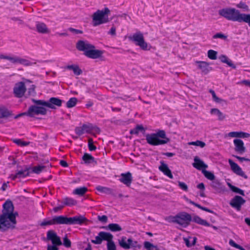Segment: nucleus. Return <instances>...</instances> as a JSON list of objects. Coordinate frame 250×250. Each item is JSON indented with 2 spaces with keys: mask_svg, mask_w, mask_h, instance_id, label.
<instances>
[{
  "mask_svg": "<svg viewBox=\"0 0 250 250\" xmlns=\"http://www.w3.org/2000/svg\"><path fill=\"white\" fill-rule=\"evenodd\" d=\"M126 237L123 236L118 240L120 246L124 249L128 250L130 248H139L141 247L137 241H133L131 238L126 240Z\"/></svg>",
  "mask_w": 250,
  "mask_h": 250,
  "instance_id": "9",
  "label": "nucleus"
},
{
  "mask_svg": "<svg viewBox=\"0 0 250 250\" xmlns=\"http://www.w3.org/2000/svg\"><path fill=\"white\" fill-rule=\"evenodd\" d=\"M238 84H244V85L250 87V81L249 80H243V81L238 83Z\"/></svg>",
  "mask_w": 250,
  "mask_h": 250,
  "instance_id": "60",
  "label": "nucleus"
},
{
  "mask_svg": "<svg viewBox=\"0 0 250 250\" xmlns=\"http://www.w3.org/2000/svg\"><path fill=\"white\" fill-rule=\"evenodd\" d=\"M13 142L17 145L22 146H28L30 144L29 142L22 141L21 139H15Z\"/></svg>",
  "mask_w": 250,
  "mask_h": 250,
  "instance_id": "49",
  "label": "nucleus"
},
{
  "mask_svg": "<svg viewBox=\"0 0 250 250\" xmlns=\"http://www.w3.org/2000/svg\"><path fill=\"white\" fill-rule=\"evenodd\" d=\"M103 228L109 229L112 232H118L122 230V227L118 224L111 223L106 227H103Z\"/></svg>",
  "mask_w": 250,
  "mask_h": 250,
  "instance_id": "30",
  "label": "nucleus"
},
{
  "mask_svg": "<svg viewBox=\"0 0 250 250\" xmlns=\"http://www.w3.org/2000/svg\"><path fill=\"white\" fill-rule=\"evenodd\" d=\"M47 110H27L26 112L21 113L15 116V119L23 116H27L36 119H41L40 115H44L46 114Z\"/></svg>",
  "mask_w": 250,
  "mask_h": 250,
  "instance_id": "10",
  "label": "nucleus"
},
{
  "mask_svg": "<svg viewBox=\"0 0 250 250\" xmlns=\"http://www.w3.org/2000/svg\"><path fill=\"white\" fill-rule=\"evenodd\" d=\"M209 91L212 95L213 100L215 102H216V103L222 105L226 104H227L226 101H225V100H224L222 99H220V98H219L217 96L214 91H213V90L210 89Z\"/></svg>",
  "mask_w": 250,
  "mask_h": 250,
  "instance_id": "31",
  "label": "nucleus"
},
{
  "mask_svg": "<svg viewBox=\"0 0 250 250\" xmlns=\"http://www.w3.org/2000/svg\"><path fill=\"white\" fill-rule=\"evenodd\" d=\"M52 220L53 225H68V217L65 216H55Z\"/></svg>",
  "mask_w": 250,
  "mask_h": 250,
  "instance_id": "20",
  "label": "nucleus"
},
{
  "mask_svg": "<svg viewBox=\"0 0 250 250\" xmlns=\"http://www.w3.org/2000/svg\"><path fill=\"white\" fill-rule=\"evenodd\" d=\"M87 221V219L83 215H78L73 217H68V225H81Z\"/></svg>",
  "mask_w": 250,
  "mask_h": 250,
  "instance_id": "17",
  "label": "nucleus"
},
{
  "mask_svg": "<svg viewBox=\"0 0 250 250\" xmlns=\"http://www.w3.org/2000/svg\"><path fill=\"white\" fill-rule=\"evenodd\" d=\"M192 220L193 222H194L198 224L201 225L208 226V227L210 226V224L208 223L207 221H206L205 220L202 219V218H201L200 217H199L198 216H194L193 217V218H192Z\"/></svg>",
  "mask_w": 250,
  "mask_h": 250,
  "instance_id": "32",
  "label": "nucleus"
},
{
  "mask_svg": "<svg viewBox=\"0 0 250 250\" xmlns=\"http://www.w3.org/2000/svg\"><path fill=\"white\" fill-rule=\"evenodd\" d=\"M202 173L204 174L206 178L208 180L212 181L215 179L214 175L210 171H207L206 169H203Z\"/></svg>",
  "mask_w": 250,
  "mask_h": 250,
  "instance_id": "43",
  "label": "nucleus"
},
{
  "mask_svg": "<svg viewBox=\"0 0 250 250\" xmlns=\"http://www.w3.org/2000/svg\"><path fill=\"white\" fill-rule=\"evenodd\" d=\"M40 225L41 226H46L48 225H53V222L52 219L50 220H44L42 221Z\"/></svg>",
  "mask_w": 250,
  "mask_h": 250,
  "instance_id": "54",
  "label": "nucleus"
},
{
  "mask_svg": "<svg viewBox=\"0 0 250 250\" xmlns=\"http://www.w3.org/2000/svg\"><path fill=\"white\" fill-rule=\"evenodd\" d=\"M192 221L191 216L186 212H183L172 217V222L177 223L186 228L188 226Z\"/></svg>",
  "mask_w": 250,
  "mask_h": 250,
  "instance_id": "6",
  "label": "nucleus"
},
{
  "mask_svg": "<svg viewBox=\"0 0 250 250\" xmlns=\"http://www.w3.org/2000/svg\"><path fill=\"white\" fill-rule=\"evenodd\" d=\"M46 236L47 239L51 241L53 246H57L62 245L60 238L54 230H48Z\"/></svg>",
  "mask_w": 250,
  "mask_h": 250,
  "instance_id": "14",
  "label": "nucleus"
},
{
  "mask_svg": "<svg viewBox=\"0 0 250 250\" xmlns=\"http://www.w3.org/2000/svg\"><path fill=\"white\" fill-rule=\"evenodd\" d=\"M30 168L27 166H25L23 169L18 171L16 173V176H17L18 178H24L29 175V170Z\"/></svg>",
  "mask_w": 250,
  "mask_h": 250,
  "instance_id": "29",
  "label": "nucleus"
},
{
  "mask_svg": "<svg viewBox=\"0 0 250 250\" xmlns=\"http://www.w3.org/2000/svg\"><path fill=\"white\" fill-rule=\"evenodd\" d=\"M69 30L70 31L73 32L76 34H82L83 33V32L81 30L76 29L73 28H70Z\"/></svg>",
  "mask_w": 250,
  "mask_h": 250,
  "instance_id": "63",
  "label": "nucleus"
},
{
  "mask_svg": "<svg viewBox=\"0 0 250 250\" xmlns=\"http://www.w3.org/2000/svg\"><path fill=\"white\" fill-rule=\"evenodd\" d=\"M146 137L147 143L150 145L159 146L166 144V141H162L154 133L148 134Z\"/></svg>",
  "mask_w": 250,
  "mask_h": 250,
  "instance_id": "11",
  "label": "nucleus"
},
{
  "mask_svg": "<svg viewBox=\"0 0 250 250\" xmlns=\"http://www.w3.org/2000/svg\"><path fill=\"white\" fill-rule=\"evenodd\" d=\"M195 63L197 68L204 74H207L212 70V67L209 66V63L207 62L197 61L195 62Z\"/></svg>",
  "mask_w": 250,
  "mask_h": 250,
  "instance_id": "15",
  "label": "nucleus"
},
{
  "mask_svg": "<svg viewBox=\"0 0 250 250\" xmlns=\"http://www.w3.org/2000/svg\"><path fill=\"white\" fill-rule=\"evenodd\" d=\"M116 28L114 26H113L109 31L108 32V34H110L112 36H115L116 35Z\"/></svg>",
  "mask_w": 250,
  "mask_h": 250,
  "instance_id": "62",
  "label": "nucleus"
},
{
  "mask_svg": "<svg viewBox=\"0 0 250 250\" xmlns=\"http://www.w3.org/2000/svg\"><path fill=\"white\" fill-rule=\"evenodd\" d=\"M96 189L101 192L107 194H110L114 197L116 196V194L114 190L112 188L107 187L98 186L96 188Z\"/></svg>",
  "mask_w": 250,
  "mask_h": 250,
  "instance_id": "27",
  "label": "nucleus"
},
{
  "mask_svg": "<svg viewBox=\"0 0 250 250\" xmlns=\"http://www.w3.org/2000/svg\"><path fill=\"white\" fill-rule=\"evenodd\" d=\"M235 146V150L240 154H242L246 151L244 144L243 141L239 139H235L233 140Z\"/></svg>",
  "mask_w": 250,
  "mask_h": 250,
  "instance_id": "19",
  "label": "nucleus"
},
{
  "mask_svg": "<svg viewBox=\"0 0 250 250\" xmlns=\"http://www.w3.org/2000/svg\"><path fill=\"white\" fill-rule=\"evenodd\" d=\"M225 63H227L229 66L232 67L233 68H236L235 66L233 64L232 61L230 60L229 58L227 59Z\"/></svg>",
  "mask_w": 250,
  "mask_h": 250,
  "instance_id": "61",
  "label": "nucleus"
},
{
  "mask_svg": "<svg viewBox=\"0 0 250 250\" xmlns=\"http://www.w3.org/2000/svg\"><path fill=\"white\" fill-rule=\"evenodd\" d=\"M76 47L79 50L84 51L85 55L87 51L92 48H95V46L87 41H79L77 43Z\"/></svg>",
  "mask_w": 250,
  "mask_h": 250,
  "instance_id": "18",
  "label": "nucleus"
},
{
  "mask_svg": "<svg viewBox=\"0 0 250 250\" xmlns=\"http://www.w3.org/2000/svg\"><path fill=\"white\" fill-rule=\"evenodd\" d=\"M229 244L233 247H234L237 249H239L240 250V249L241 248V246H240L239 245L236 244L235 243V242L232 240V239H230L229 241Z\"/></svg>",
  "mask_w": 250,
  "mask_h": 250,
  "instance_id": "56",
  "label": "nucleus"
},
{
  "mask_svg": "<svg viewBox=\"0 0 250 250\" xmlns=\"http://www.w3.org/2000/svg\"><path fill=\"white\" fill-rule=\"evenodd\" d=\"M11 214L12 216H11V215H8L3 221L1 222L0 230L4 231L9 229L15 228L17 224L16 218L18 216V213L17 212H14L13 211H11Z\"/></svg>",
  "mask_w": 250,
  "mask_h": 250,
  "instance_id": "5",
  "label": "nucleus"
},
{
  "mask_svg": "<svg viewBox=\"0 0 250 250\" xmlns=\"http://www.w3.org/2000/svg\"><path fill=\"white\" fill-rule=\"evenodd\" d=\"M78 102V100L76 98H70L66 103V107L71 108L74 107Z\"/></svg>",
  "mask_w": 250,
  "mask_h": 250,
  "instance_id": "42",
  "label": "nucleus"
},
{
  "mask_svg": "<svg viewBox=\"0 0 250 250\" xmlns=\"http://www.w3.org/2000/svg\"><path fill=\"white\" fill-rule=\"evenodd\" d=\"M37 31L42 34H48L49 33V30L47 25L43 22H37L36 24Z\"/></svg>",
  "mask_w": 250,
  "mask_h": 250,
  "instance_id": "26",
  "label": "nucleus"
},
{
  "mask_svg": "<svg viewBox=\"0 0 250 250\" xmlns=\"http://www.w3.org/2000/svg\"><path fill=\"white\" fill-rule=\"evenodd\" d=\"M210 186L218 192L224 191L226 189L225 187L218 180L215 179L212 180Z\"/></svg>",
  "mask_w": 250,
  "mask_h": 250,
  "instance_id": "22",
  "label": "nucleus"
},
{
  "mask_svg": "<svg viewBox=\"0 0 250 250\" xmlns=\"http://www.w3.org/2000/svg\"><path fill=\"white\" fill-rule=\"evenodd\" d=\"M33 102L37 105H43L50 108H54L55 106L60 107L62 106L63 101L61 99L52 97L51 98L48 102L42 101V100H33Z\"/></svg>",
  "mask_w": 250,
  "mask_h": 250,
  "instance_id": "7",
  "label": "nucleus"
},
{
  "mask_svg": "<svg viewBox=\"0 0 250 250\" xmlns=\"http://www.w3.org/2000/svg\"><path fill=\"white\" fill-rule=\"evenodd\" d=\"M87 191V188L86 187H80L75 189L73 191V193L79 196H83Z\"/></svg>",
  "mask_w": 250,
  "mask_h": 250,
  "instance_id": "39",
  "label": "nucleus"
},
{
  "mask_svg": "<svg viewBox=\"0 0 250 250\" xmlns=\"http://www.w3.org/2000/svg\"><path fill=\"white\" fill-rule=\"evenodd\" d=\"M229 163L232 171L236 174L244 177L245 179L248 178V176L243 171L242 168L232 160L229 159Z\"/></svg>",
  "mask_w": 250,
  "mask_h": 250,
  "instance_id": "16",
  "label": "nucleus"
},
{
  "mask_svg": "<svg viewBox=\"0 0 250 250\" xmlns=\"http://www.w3.org/2000/svg\"><path fill=\"white\" fill-rule=\"evenodd\" d=\"M189 145L196 146H200L201 148L204 147L206 146V144L201 141L197 140L195 142H190L188 143Z\"/></svg>",
  "mask_w": 250,
  "mask_h": 250,
  "instance_id": "46",
  "label": "nucleus"
},
{
  "mask_svg": "<svg viewBox=\"0 0 250 250\" xmlns=\"http://www.w3.org/2000/svg\"><path fill=\"white\" fill-rule=\"evenodd\" d=\"M130 40L132 41L136 45L139 46L142 49L146 50L149 49L147 42L145 41L143 34L138 32L129 37Z\"/></svg>",
  "mask_w": 250,
  "mask_h": 250,
  "instance_id": "8",
  "label": "nucleus"
},
{
  "mask_svg": "<svg viewBox=\"0 0 250 250\" xmlns=\"http://www.w3.org/2000/svg\"><path fill=\"white\" fill-rule=\"evenodd\" d=\"M77 201L71 198L65 197L63 199V203L64 206H72L77 204Z\"/></svg>",
  "mask_w": 250,
  "mask_h": 250,
  "instance_id": "41",
  "label": "nucleus"
},
{
  "mask_svg": "<svg viewBox=\"0 0 250 250\" xmlns=\"http://www.w3.org/2000/svg\"><path fill=\"white\" fill-rule=\"evenodd\" d=\"M26 88L23 82H20L16 83L13 89L14 94L17 98H21L23 96Z\"/></svg>",
  "mask_w": 250,
  "mask_h": 250,
  "instance_id": "12",
  "label": "nucleus"
},
{
  "mask_svg": "<svg viewBox=\"0 0 250 250\" xmlns=\"http://www.w3.org/2000/svg\"><path fill=\"white\" fill-rule=\"evenodd\" d=\"M159 138H162V141H166V144L170 141V139L168 138L167 136L166 132L163 130H159L156 133H154Z\"/></svg>",
  "mask_w": 250,
  "mask_h": 250,
  "instance_id": "36",
  "label": "nucleus"
},
{
  "mask_svg": "<svg viewBox=\"0 0 250 250\" xmlns=\"http://www.w3.org/2000/svg\"><path fill=\"white\" fill-rule=\"evenodd\" d=\"M82 159L85 164H90L95 162L94 158L90 154L85 153L82 157Z\"/></svg>",
  "mask_w": 250,
  "mask_h": 250,
  "instance_id": "37",
  "label": "nucleus"
},
{
  "mask_svg": "<svg viewBox=\"0 0 250 250\" xmlns=\"http://www.w3.org/2000/svg\"><path fill=\"white\" fill-rule=\"evenodd\" d=\"M110 12L109 9L105 7L103 10H98L94 13L92 16L93 26H96L109 22L108 16Z\"/></svg>",
  "mask_w": 250,
  "mask_h": 250,
  "instance_id": "3",
  "label": "nucleus"
},
{
  "mask_svg": "<svg viewBox=\"0 0 250 250\" xmlns=\"http://www.w3.org/2000/svg\"><path fill=\"white\" fill-rule=\"evenodd\" d=\"M217 52L213 50H209L208 51V57L211 60H216L217 59Z\"/></svg>",
  "mask_w": 250,
  "mask_h": 250,
  "instance_id": "45",
  "label": "nucleus"
},
{
  "mask_svg": "<svg viewBox=\"0 0 250 250\" xmlns=\"http://www.w3.org/2000/svg\"><path fill=\"white\" fill-rule=\"evenodd\" d=\"M103 54V51L99 50H96L95 48L90 49L88 51H87L85 55L92 59H97L102 57Z\"/></svg>",
  "mask_w": 250,
  "mask_h": 250,
  "instance_id": "21",
  "label": "nucleus"
},
{
  "mask_svg": "<svg viewBox=\"0 0 250 250\" xmlns=\"http://www.w3.org/2000/svg\"><path fill=\"white\" fill-rule=\"evenodd\" d=\"M228 186L230 188V189L234 192L236 193H238L242 196H245V193L244 190H242L241 189L235 187L233 185H232L230 183H227Z\"/></svg>",
  "mask_w": 250,
  "mask_h": 250,
  "instance_id": "38",
  "label": "nucleus"
},
{
  "mask_svg": "<svg viewBox=\"0 0 250 250\" xmlns=\"http://www.w3.org/2000/svg\"><path fill=\"white\" fill-rule=\"evenodd\" d=\"M47 250H59V249L55 246L48 245Z\"/></svg>",
  "mask_w": 250,
  "mask_h": 250,
  "instance_id": "64",
  "label": "nucleus"
},
{
  "mask_svg": "<svg viewBox=\"0 0 250 250\" xmlns=\"http://www.w3.org/2000/svg\"><path fill=\"white\" fill-rule=\"evenodd\" d=\"M160 163L161 165L159 167V170L169 178L173 179V175L168 166L163 161H161Z\"/></svg>",
  "mask_w": 250,
  "mask_h": 250,
  "instance_id": "24",
  "label": "nucleus"
},
{
  "mask_svg": "<svg viewBox=\"0 0 250 250\" xmlns=\"http://www.w3.org/2000/svg\"><path fill=\"white\" fill-rule=\"evenodd\" d=\"M213 38L214 39L220 38V39L225 40L227 38V36H226L225 35H224L221 33H217L215 35H214L213 36Z\"/></svg>",
  "mask_w": 250,
  "mask_h": 250,
  "instance_id": "58",
  "label": "nucleus"
},
{
  "mask_svg": "<svg viewBox=\"0 0 250 250\" xmlns=\"http://www.w3.org/2000/svg\"><path fill=\"white\" fill-rule=\"evenodd\" d=\"M0 59L7 60L14 64H20L25 66H31L36 63V62H32L27 59L13 55H5L0 54Z\"/></svg>",
  "mask_w": 250,
  "mask_h": 250,
  "instance_id": "4",
  "label": "nucleus"
},
{
  "mask_svg": "<svg viewBox=\"0 0 250 250\" xmlns=\"http://www.w3.org/2000/svg\"><path fill=\"white\" fill-rule=\"evenodd\" d=\"M144 247L146 249H149L150 248H157L156 246H154L152 244H151V243H150L149 242H148V241H146L144 242Z\"/></svg>",
  "mask_w": 250,
  "mask_h": 250,
  "instance_id": "57",
  "label": "nucleus"
},
{
  "mask_svg": "<svg viewBox=\"0 0 250 250\" xmlns=\"http://www.w3.org/2000/svg\"><path fill=\"white\" fill-rule=\"evenodd\" d=\"M63 245L67 248H70L71 246V242L66 235L63 238Z\"/></svg>",
  "mask_w": 250,
  "mask_h": 250,
  "instance_id": "50",
  "label": "nucleus"
},
{
  "mask_svg": "<svg viewBox=\"0 0 250 250\" xmlns=\"http://www.w3.org/2000/svg\"><path fill=\"white\" fill-rule=\"evenodd\" d=\"M218 14L228 20L239 22H247L249 14L241 13L234 8L226 7L220 9Z\"/></svg>",
  "mask_w": 250,
  "mask_h": 250,
  "instance_id": "1",
  "label": "nucleus"
},
{
  "mask_svg": "<svg viewBox=\"0 0 250 250\" xmlns=\"http://www.w3.org/2000/svg\"><path fill=\"white\" fill-rule=\"evenodd\" d=\"M75 131L76 133L79 136H81L83 135L84 133V129L83 128V126L82 127H77L75 128Z\"/></svg>",
  "mask_w": 250,
  "mask_h": 250,
  "instance_id": "52",
  "label": "nucleus"
},
{
  "mask_svg": "<svg viewBox=\"0 0 250 250\" xmlns=\"http://www.w3.org/2000/svg\"><path fill=\"white\" fill-rule=\"evenodd\" d=\"M145 129L142 125H137L135 128L130 130V133L131 134L137 135L139 132H145Z\"/></svg>",
  "mask_w": 250,
  "mask_h": 250,
  "instance_id": "40",
  "label": "nucleus"
},
{
  "mask_svg": "<svg viewBox=\"0 0 250 250\" xmlns=\"http://www.w3.org/2000/svg\"><path fill=\"white\" fill-rule=\"evenodd\" d=\"M45 168V166H38L37 167H34L32 168V172L36 174H40L43 169Z\"/></svg>",
  "mask_w": 250,
  "mask_h": 250,
  "instance_id": "48",
  "label": "nucleus"
},
{
  "mask_svg": "<svg viewBox=\"0 0 250 250\" xmlns=\"http://www.w3.org/2000/svg\"><path fill=\"white\" fill-rule=\"evenodd\" d=\"M120 181L127 186H130L132 182L131 174L129 172L121 174V178L120 179Z\"/></svg>",
  "mask_w": 250,
  "mask_h": 250,
  "instance_id": "25",
  "label": "nucleus"
},
{
  "mask_svg": "<svg viewBox=\"0 0 250 250\" xmlns=\"http://www.w3.org/2000/svg\"><path fill=\"white\" fill-rule=\"evenodd\" d=\"M66 68L69 70H72L76 75H80L82 73V70L77 65H69L66 66Z\"/></svg>",
  "mask_w": 250,
  "mask_h": 250,
  "instance_id": "34",
  "label": "nucleus"
},
{
  "mask_svg": "<svg viewBox=\"0 0 250 250\" xmlns=\"http://www.w3.org/2000/svg\"><path fill=\"white\" fill-rule=\"evenodd\" d=\"M210 114L215 117H217L219 120H223L225 118V115L220 110H210Z\"/></svg>",
  "mask_w": 250,
  "mask_h": 250,
  "instance_id": "33",
  "label": "nucleus"
},
{
  "mask_svg": "<svg viewBox=\"0 0 250 250\" xmlns=\"http://www.w3.org/2000/svg\"><path fill=\"white\" fill-rule=\"evenodd\" d=\"M83 128L84 129V132H86V133H92V124H89V125L83 124Z\"/></svg>",
  "mask_w": 250,
  "mask_h": 250,
  "instance_id": "51",
  "label": "nucleus"
},
{
  "mask_svg": "<svg viewBox=\"0 0 250 250\" xmlns=\"http://www.w3.org/2000/svg\"><path fill=\"white\" fill-rule=\"evenodd\" d=\"M236 7L242 9L244 11L248 12L250 10L249 6L244 2H240L236 4Z\"/></svg>",
  "mask_w": 250,
  "mask_h": 250,
  "instance_id": "44",
  "label": "nucleus"
},
{
  "mask_svg": "<svg viewBox=\"0 0 250 250\" xmlns=\"http://www.w3.org/2000/svg\"><path fill=\"white\" fill-rule=\"evenodd\" d=\"M246 202V200L242 197L236 195L230 201L229 204L233 208L240 211L242 206Z\"/></svg>",
  "mask_w": 250,
  "mask_h": 250,
  "instance_id": "13",
  "label": "nucleus"
},
{
  "mask_svg": "<svg viewBox=\"0 0 250 250\" xmlns=\"http://www.w3.org/2000/svg\"><path fill=\"white\" fill-rule=\"evenodd\" d=\"M194 163L192 165L193 167L198 170L205 169L208 167V165L204 163V162L200 159L197 156H196L194 158Z\"/></svg>",
  "mask_w": 250,
  "mask_h": 250,
  "instance_id": "23",
  "label": "nucleus"
},
{
  "mask_svg": "<svg viewBox=\"0 0 250 250\" xmlns=\"http://www.w3.org/2000/svg\"><path fill=\"white\" fill-rule=\"evenodd\" d=\"M113 235L105 231H100L96 236L95 240H92L91 242L94 244H101L103 241H106L107 250H116V246L113 241Z\"/></svg>",
  "mask_w": 250,
  "mask_h": 250,
  "instance_id": "2",
  "label": "nucleus"
},
{
  "mask_svg": "<svg viewBox=\"0 0 250 250\" xmlns=\"http://www.w3.org/2000/svg\"><path fill=\"white\" fill-rule=\"evenodd\" d=\"M228 136L230 137L245 138L249 137L250 136V134L242 131H232L229 133Z\"/></svg>",
  "mask_w": 250,
  "mask_h": 250,
  "instance_id": "28",
  "label": "nucleus"
},
{
  "mask_svg": "<svg viewBox=\"0 0 250 250\" xmlns=\"http://www.w3.org/2000/svg\"><path fill=\"white\" fill-rule=\"evenodd\" d=\"M101 130L99 127H97V126L92 125L91 134L94 135H96V134H99Z\"/></svg>",
  "mask_w": 250,
  "mask_h": 250,
  "instance_id": "53",
  "label": "nucleus"
},
{
  "mask_svg": "<svg viewBox=\"0 0 250 250\" xmlns=\"http://www.w3.org/2000/svg\"><path fill=\"white\" fill-rule=\"evenodd\" d=\"M178 186L182 189L184 191H187L188 189V186L184 182L179 181Z\"/></svg>",
  "mask_w": 250,
  "mask_h": 250,
  "instance_id": "55",
  "label": "nucleus"
},
{
  "mask_svg": "<svg viewBox=\"0 0 250 250\" xmlns=\"http://www.w3.org/2000/svg\"><path fill=\"white\" fill-rule=\"evenodd\" d=\"M184 240L188 247H191L195 245L197 238L195 237H189L188 238H184Z\"/></svg>",
  "mask_w": 250,
  "mask_h": 250,
  "instance_id": "35",
  "label": "nucleus"
},
{
  "mask_svg": "<svg viewBox=\"0 0 250 250\" xmlns=\"http://www.w3.org/2000/svg\"><path fill=\"white\" fill-rule=\"evenodd\" d=\"M11 115V112L9 110H0V119L8 118Z\"/></svg>",
  "mask_w": 250,
  "mask_h": 250,
  "instance_id": "47",
  "label": "nucleus"
},
{
  "mask_svg": "<svg viewBox=\"0 0 250 250\" xmlns=\"http://www.w3.org/2000/svg\"><path fill=\"white\" fill-rule=\"evenodd\" d=\"M98 219L102 222L106 223L107 221V217L106 215L98 216Z\"/></svg>",
  "mask_w": 250,
  "mask_h": 250,
  "instance_id": "59",
  "label": "nucleus"
}]
</instances>
